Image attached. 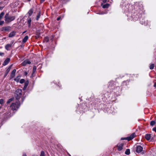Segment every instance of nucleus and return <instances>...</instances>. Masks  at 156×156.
<instances>
[{
  "label": "nucleus",
  "instance_id": "obj_20",
  "mask_svg": "<svg viewBox=\"0 0 156 156\" xmlns=\"http://www.w3.org/2000/svg\"><path fill=\"white\" fill-rule=\"evenodd\" d=\"M130 153V150L129 149H127L125 152V154L126 155H129Z\"/></svg>",
  "mask_w": 156,
  "mask_h": 156
},
{
  "label": "nucleus",
  "instance_id": "obj_21",
  "mask_svg": "<svg viewBox=\"0 0 156 156\" xmlns=\"http://www.w3.org/2000/svg\"><path fill=\"white\" fill-rule=\"evenodd\" d=\"M14 99V98H10L7 101V104H8L10 103L11 102H12V101H13Z\"/></svg>",
  "mask_w": 156,
  "mask_h": 156
},
{
  "label": "nucleus",
  "instance_id": "obj_36",
  "mask_svg": "<svg viewBox=\"0 0 156 156\" xmlns=\"http://www.w3.org/2000/svg\"><path fill=\"white\" fill-rule=\"evenodd\" d=\"M4 54L3 53L0 52V56H2Z\"/></svg>",
  "mask_w": 156,
  "mask_h": 156
},
{
  "label": "nucleus",
  "instance_id": "obj_41",
  "mask_svg": "<svg viewBox=\"0 0 156 156\" xmlns=\"http://www.w3.org/2000/svg\"><path fill=\"white\" fill-rule=\"evenodd\" d=\"M103 1L104 2H106L107 1V0H103Z\"/></svg>",
  "mask_w": 156,
  "mask_h": 156
},
{
  "label": "nucleus",
  "instance_id": "obj_10",
  "mask_svg": "<svg viewBox=\"0 0 156 156\" xmlns=\"http://www.w3.org/2000/svg\"><path fill=\"white\" fill-rule=\"evenodd\" d=\"M16 71V69H13L11 75V77L13 78L15 76V74Z\"/></svg>",
  "mask_w": 156,
  "mask_h": 156
},
{
  "label": "nucleus",
  "instance_id": "obj_23",
  "mask_svg": "<svg viewBox=\"0 0 156 156\" xmlns=\"http://www.w3.org/2000/svg\"><path fill=\"white\" fill-rule=\"evenodd\" d=\"M25 62H27V64H30L31 63V62H30L28 60H26L24 61V63Z\"/></svg>",
  "mask_w": 156,
  "mask_h": 156
},
{
  "label": "nucleus",
  "instance_id": "obj_5",
  "mask_svg": "<svg viewBox=\"0 0 156 156\" xmlns=\"http://www.w3.org/2000/svg\"><path fill=\"white\" fill-rule=\"evenodd\" d=\"M13 42H12L11 44H7L5 46V49L7 51H9L12 47V44Z\"/></svg>",
  "mask_w": 156,
  "mask_h": 156
},
{
  "label": "nucleus",
  "instance_id": "obj_16",
  "mask_svg": "<svg viewBox=\"0 0 156 156\" xmlns=\"http://www.w3.org/2000/svg\"><path fill=\"white\" fill-rule=\"evenodd\" d=\"M123 146V144H120L118 148V150L119 151H120L122 149V147Z\"/></svg>",
  "mask_w": 156,
  "mask_h": 156
},
{
  "label": "nucleus",
  "instance_id": "obj_22",
  "mask_svg": "<svg viewBox=\"0 0 156 156\" xmlns=\"http://www.w3.org/2000/svg\"><path fill=\"white\" fill-rule=\"evenodd\" d=\"M19 76H18L16 77V78L14 79V80L16 81L17 82H19Z\"/></svg>",
  "mask_w": 156,
  "mask_h": 156
},
{
  "label": "nucleus",
  "instance_id": "obj_46",
  "mask_svg": "<svg viewBox=\"0 0 156 156\" xmlns=\"http://www.w3.org/2000/svg\"><path fill=\"white\" fill-rule=\"evenodd\" d=\"M28 0V1H30L31 0Z\"/></svg>",
  "mask_w": 156,
  "mask_h": 156
},
{
  "label": "nucleus",
  "instance_id": "obj_37",
  "mask_svg": "<svg viewBox=\"0 0 156 156\" xmlns=\"http://www.w3.org/2000/svg\"><path fill=\"white\" fill-rule=\"evenodd\" d=\"M106 13H105V12H101V13H100L99 14H105Z\"/></svg>",
  "mask_w": 156,
  "mask_h": 156
},
{
  "label": "nucleus",
  "instance_id": "obj_35",
  "mask_svg": "<svg viewBox=\"0 0 156 156\" xmlns=\"http://www.w3.org/2000/svg\"><path fill=\"white\" fill-rule=\"evenodd\" d=\"M153 131L156 132V127L152 129Z\"/></svg>",
  "mask_w": 156,
  "mask_h": 156
},
{
  "label": "nucleus",
  "instance_id": "obj_24",
  "mask_svg": "<svg viewBox=\"0 0 156 156\" xmlns=\"http://www.w3.org/2000/svg\"><path fill=\"white\" fill-rule=\"evenodd\" d=\"M155 124V122L154 121H152L150 122V125L151 126H153Z\"/></svg>",
  "mask_w": 156,
  "mask_h": 156
},
{
  "label": "nucleus",
  "instance_id": "obj_1",
  "mask_svg": "<svg viewBox=\"0 0 156 156\" xmlns=\"http://www.w3.org/2000/svg\"><path fill=\"white\" fill-rule=\"evenodd\" d=\"M5 18L6 23H9L14 20L15 17L14 16H10L8 13H6L5 16Z\"/></svg>",
  "mask_w": 156,
  "mask_h": 156
},
{
  "label": "nucleus",
  "instance_id": "obj_19",
  "mask_svg": "<svg viewBox=\"0 0 156 156\" xmlns=\"http://www.w3.org/2000/svg\"><path fill=\"white\" fill-rule=\"evenodd\" d=\"M103 8L104 9L105 8H108L109 6V5L108 4H105L104 5H102Z\"/></svg>",
  "mask_w": 156,
  "mask_h": 156
},
{
  "label": "nucleus",
  "instance_id": "obj_11",
  "mask_svg": "<svg viewBox=\"0 0 156 156\" xmlns=\"http://www.w3.org/2000/svg\"><path fill=\"white\" fill-rule=\"evenodd\" d=\"M145 138L147 140H150L151 138V134H146L145 135Z\"/></svg>",
  "mask_w": 156,
  "mask_h": 156
},
{
  "label": "nucleus",
  "instance_id": "obj_45",
  "mask_svg": "<svg viewBox=\"0 0 156 156\" xmlns=\"http://www.w3.org/2000/svg\"><path fill=\"white\" fill-rule=\"evenodd\" d=\"M124 139H123L122 138H121V140H123Z\"/></svg>",
  "mask_w": 156,
  "mask_h": 156
},
{
  "label": "nucleus",
  "instance_id": "obj_15",
  "mask_svg": "<svg viewBox=\"0 0 156 156\" xmlns=\"http://www.w3.org/2000/svg\"><path fill=\"white\" fill-rule=\"evenodd\" d=\"M29 83L28 81H27L25 83L24 86L23 87V90H25L27 88Z\"/></svg>",
  "mask_w": 156,
  "mask_h": 156
},
{
  "label": "nucleus",
  "instance_id": "obj_33",
  "mask_svg": "<svg viewBox=\"0 0 156 156\" xmlns=\"http://www.w3.org/2000/svg\"><path fill=\"white\" fill-rule=\"evenodd\" d=\"M22 65L23 66H25L27 64V62H25L24 63V61L22 63Z\"/></svg>",
  "mask_w": 156,
  "mask_h": 156
},
{
  "label": "nucleus",
  "instance_id": "obj_39",
  "mask_svg": "<svg viewBox=\"0 0 156 156\" xmlns=\"http://www.w3.org/2000/svg\"><path fill=\"white\" fill-rule=\"evenodd\" d=\"M154 87L156 88V83H155L154 84Z\"/></svg>",
  "mask_w": 156,
  "mask_h": 156
},
{
  "label": "nucleus",
  "instance_id": "obj_2",
  "mask_svg": "<svg viewBox=\"0 0 156 156\" xmlns=\"http://www.w3.org/2000/svg\"><path fill=\"white\" fill-rule=\"evenodd\" d=\"M20 106V102L16 101V102L12 103L10 106L11 109L13 111L17 110Z\"/></svg>",
  "mask_w": 156,
  "mask_h": 156
},
{
  "label": "nucleus",
  "instance_id": "obj_43",
  "mask_svg": "<svg viewBox=\"0 0 156 156\" xmlns=\"http://www.w3.org/2000/svg\"><path fill=\"white\" fill-rule=\"evenodd\" d=\"M23 156H27L26 154H23Z\"/></svg>",
  "mask_w": 156,
  "mask_h": 156
},
{
  "label": "nucleus",
  "instance_id": "obj_38",
  "mask_svg": "<svg viewBox=\"0 0 156 156\" xmlns=\"http://www.w3.org/2000/svg\"><path fill=\"white\" fill-rule=\"evenodd\" d=\"M60 19V17H58L57 18V20L58 21Z\"/></svg>",
  "mask_w": 156,
  "mask_h": 156
},
{
  "label": "nucleus",
  "instance_id": "obj_7",
  "mask_svg": "<svg viewBox=\"0 0 156 156\" xmlns=\"http://www.w3.org/2000/svg\"><path fill=\"white\" fill-rule=\"evenodd\" d=\"M135 136V133H133L131 135L128 137L126 138V139L129 141L133 139Z\"/></svg>",
  "mask_w": 156,
  "mask_h": 156
},
{
  "label": "nucleus",
  "instance_id": "obj_6",
  "mask_svg": "<svg viewBox=\"0 0 156 156\" xmlns=\"http://www.w3.org/2000/svg\"><path fill=\"white\" fill-rule=\"evenodd\" d=\"M143 147L140 145H138L136 147V151L137 153H140L143 150Z\"/></svg>",
  "mask_w": 156,
  "mask_h": 156
},
{
  "label": "nucleus",
  "instance_id": "obj_42",
  "mask_svg": "<svg viewBox=\"0 0 156 156\" xmlns=\"http://www.w3.org/2000/svg\"><path fill=\"white\" fill-rule=\"evenodd\" d=\"M27 72H25V75H27Z\"/></svg>",
  "mask_w": 156,
  "mask_h": 156
},
{
  "label": "nucleus",
  "instance_id": "obj_8",
  "mask_svg": "<svg viewBox=\"0 0 156 156\" xmlns=\"http://www.w3.org/2000/svg\"><path fill=\"white\" fill-rule=\"evenodd\" d=\"M10 27H3L2 31L3 32H9L10 31Z\"/></svg>",
  "mask_w": 156,
  "mask_h": 156
},
{
  "label": "nucleus",
  "instance_id": "obj_34",
  "mask_svg": "<svg viewBox=\"0 0 156 156\" xmlns=\"http://www.w3.org/2000/svg\"><path fill=\"white\" fill-rule=\"evenodd\" d=\"M22 65L23 66H25L27 64V62H25L24 63V61L22 63Z\"/></svg>",
  "mask_w": 156,
  "mask_h": 156
},
{
  "label": "nucleus",
  "instance_id": "obj_31",
  "mask_svg": "<svg viewBox=\"0 0 156 156\" xmlns=\"http://www.w3.org/2000/svg\"><path fill=\"white\" fill-rule=\"evenodd\" d=\"M44 41L47 42L49 41V39L48 37H46L44 39Z\"/></svg>",
  "mask_w": 156,
  "mask_h": 156
},
{
  "label": "nucleus",
  "instance_id": "obj_4",
  "mask_svg": "<svg viewBox=\"0 0 156 156\" xmlns=\"http://www.w3.org/2000/svg\"><path fill=\"white\" fill-rule=\"evenodd\" d=\"M5 13L4 12H2L0 14V25H2L4 23V21H2L1 20L3 18Z\"/></svg>",
  "mask_w": 156,
  "mask_h": 156
},
{
  "label": "nucleus",
  "instance_id": "obj_44",
  "mask_svg": "<svg viewBox=\"0 0 156 156\" xmlns=\"http://www.w3.org/2000/svg\"><path fill=\"white\" fill-rule=\"evenodd\" d=\"M26 32V31H24V32H23V34L25 33Z\"/></svg>",
  "mask_w": 156,
  "mask_h": 156
},
{
  "label": "nucleus",
  "instance_id": "obj_30",
  "mask_svg": "<svg viewBox=\"0 0 156 156\" xmlns=\"http://www.w3.org/2000/svg\"><path fill=\"white\" fill-rule=\"evenodd\" d=\"M25 81V80L24 79H21L20 82V83H23Z\"/></svg>",
  "mask_w": 156,
  "mask_h": 156
},
{
  "label": "nucleus",
  "instance_id": "obj_9",
  "mask_svg": "<svg viewBox=\"0 0 156 156\" xmlns=\"http://www.w3.org/2000/svg\"><path fill=\"white\" fill-rule=\"evenodd\" d=\"M10 59L9 58H7L4 61L2 65L3 66H5L7 65L10 62Z\"/></svg>",
  "mask_w": 156,
  "mask_h": 156
},
{
  "label": "nucleus",
  "instance_id": "obj_17",
  "mask_svg": "<svg viewBox=\"0 0 156 156\" xmlns=\"http://www.w3.org/2000/svg\"><path fill=\"white\" fill-rule=\"evenodd\" d=\"M28 36H26L23 39V40H22V42L23 43H25L27 41V40L28 39Z\"/></svg>",
  "mask_w": 156,
  "mask_h": 156
},
{
  "label": "nucleus",
  "instance_id": "obj_29",
  "mask_svg": "<svg viewBox=\"0 0 156 156\" xmlns=\"http://www.w3.org/2000/svg\"><path fill=\"white\" fill-rule=\"evenodd\" d=\"M36 68L35 66H34L33 67V73H34L36 71Z\"/></svg>",
  "mask_w": 156,
  "mask_h": 156
},
{
  "label": "nucleus",
  "instance_id": "obj_40",
  "mask_svg": "<svg viewBox=\"0 0 156 156\" xmlns=\"http://www.w3.org/2000/svg\"><path fill=\"white\" fill-rule=\"evenodd\" d=\"M44 1V0H41V3L43 2Z\"/></svg>",
  "mask_w": 156,
  "mask_h": 156
},
{
  "label": "nucleus",
  "instance_id": "obj_32",
  "mask_svg": "<svg viewBox=\"0 0 156 156\" xmlns=\"http://www.w3.org/2000/svg\"><path fill=\"white\" fill-rule=\"evenodd\" d=\"M39 30H38L37 32V35L38 37H39L40 36V34L39 33Z\"/></svg>",
  "mask_w": 156,
  "mask_h": 156
},
{
  "label": "nucleus",
  "instance_id": "obj_27",
  "mask_svg": "<svg viewBox=\"0 0 156 156\" xmlns=\"http://www.w3.org/2000/svg\"><path fill=\"white\" fill-rule=\"evenodd\" d=\"M4 103V100L3 99H0V104L1 105L3 104Z\"/></svg>",
  "mask_w": 156,
  "mask_h": 156
},
{
  "label": "nucleus",
  "instance_id": "obj_14",
  "mask_svg": "<svg viewBox=\"0 0 156 156\" xmlns=\"http://www.w3.org/2000/svg\"><path fill=\"white\" fill-rule=\"evenodd\" d=\"M31 20L30 18H28L27 20V24L28 25V27H30L31 26Z\"/></svg>",
  "mask_w": 156,
  "mask_h": 156
},
{
  "label": "nucleus",
  "instance_id": "obj_13",
  "mask_svg": "<svg viewBox=\"0 0 156 156\" xmlns=\"http://www.w3.org/2000/svg\"><path fill=\"white\" fill-rule=\"evenodd\" d=\"M16 35V32L15 31H12L9 34V37H12Z\"/></svg>",
  "mask_w": 156,
  "mask_h": 156
},
{
  "label": "nucleus",
  "instance_id": "obj_18",
  "mask_svg": "<svg viewBox=\"0 0 156 156\" xmlns=\"http://www.w3.org/2000/svg\"><path fill=\"white\" fill-rule=\"evenodd\" d=\"M33 12V10L31 9L28 12V14H29V16H30L31 15Z\"/></svg>",
  "mask_w": 156,
  "mask_h": 156
},
{
  "label": "nucleus",
  "instance_id": "obj_25",
  "mask_svg": "<svg viewBox=\"0 0 156 156\" xmlns=\"http://www.w3.org/2000/svg\"><path fill=\"white\" fill-rule=\"evenodd\" d=\"M40 12L38 13V14H37V17H36V20H38L40 18Z\"/></svg>",
  "mask_w": 156,
  "mask_h": 156
},
{
  "label": "nucleus",
  "instance_id": "obj_26",
  "mask_svg": "<svg viewBox=\"0 0 156 156\" xmlns=\"http://www.w3.org/2000/svg\"><path fill=\"white\" fill-rule=\"evenodd\" d=\"M154 65L153 64H152L150 66V69H154Z\"/></svg>",
  "mask_w": 156,
  "mask_h": 156
},
{
  "label": "nucleus",
  "instance_id": "obj_12",
  "mask_svg": "<svg viewBox=\"0 0 156 156\" xmlns=\"http://www.w3.org/2000/svg\"><path fill=\"white\" fill-rule=\"evenodd\" d=\"M12 66V65L10 66L8 68V69H6V72H5V76H6L7 75V74H8V73H9V71L10 70V69L11 68Z\"/></svg>",
  "mask_w": 156,
  "mask_h": 156
},
{
  "label": "nucleus",
  "instance_id": "obj_3",
  "mask_svg": "<svg viewBox=\"0 0 156 156\" xmlns=\"http://www.w3.org/2000/svg\"><path fill=\"white\" fill-rule=\"evenodd\" d=\"M22 90L21 89H17L16 91V94L17 95L16 99L17 100L19 99L20 97L22 95Z\"/></svg>",
  "mask_w": 156,
  "mask_h": 156
},
{
  "label": "nucleus",
  "instance_id": "obj_28",
  "mask_svg": "<svg viewBox=\"0 0 156 156\" xmlns=\"http://www.w3.org/2000/svg\"><path fill=\"white\" fill-rule=\"evenodd\" d=\"M40 156H45L44 153V151H41Z\"/></svg>",
  "mask_w": 156,
  "mask_h": 156
}]
</instances>
